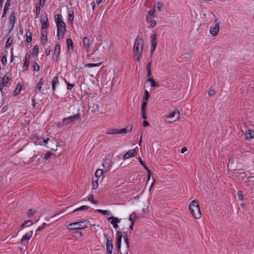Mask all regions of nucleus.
Wrapping results in <instances>:
<instances>
[{
    "label": "nucleus",
    "mask_w": 254,
    "mask_h": 254,
    "mask_svg": "<svg viewBox=\"0 0 254 254\" xmlns=\"http://www.w3.org/2000/svg\"><path fill=\"white\" fill-rule=\"evenodd\" d=\"M143 41L142 39L137 36L135 40L133 46V52L135 55H139L141 53L143 48Z\"/></svg>",
    "instance_id": "obj_3"
},
{
    "label": "nucleus",
    "mask_w": 254,
    "mask_h": 254,
    "mask_svg": "<svg viewBox=\"0 0 254 254\" xmlns=\"http://www.w3.org/2000/svg\"><path fill=\"white\" fill-rule=\"evenodd\" d=\"M189 209L193 217L195 219H199L201 214L198 202L196 200H192L189 205Z\"/></svg>",
    "instance_id": "obj_2"
},
{
    "label": "nucleus",
    "mask_w": 254,
    "mask_h": 254,
    "mask_svg": "<svg viewBox=\"0 0 254 254\" xmlns=\"http://www.w3.org/2000/svg\"><path fill=\"white\" fill-rule=\"evenodd\" d=\"M29 65V62H27L26 61H24L22 68L23 71H25L28 70V67Z\"/></svg>",
    "instance_id": "obj_39"
},
{
    "label": "nucleus",
    "mask_w": 254,
    "mask_h": 254,
    "mask_svg": "<svg viewBox=\"0 0 254 254\" xmlns=\"http://www.w3.org/2000/svg\"><path fill=\"white\" fill-rule=\"evenodd\" d=\"M36 18H37L39 17L40 12V6L36 5Z\"/></svg>",
    "instance_id": "obj_52"
},
{
    "label": "nucleus",
    "mask_w": 254,
    "mask_h": 254,
    "mask_svg": "<svg viewBox=\"0 0 254 254\" xmlns=\"http://www.w3.org/2000/svg\"><path fill=\"white\" fill-rule=\"evenodd\" d=\"M104 237L106 238L107 242H106V246H111L112 247L113 245V242L111 238L108 237V234L106 233H104L103 234Z\"/></svg>",
    "instance_id": "obj_23"
},
{
    "label": "nucleus",
    "mask_w": 254,
    "mask_h": 254,
    "mask_svg": "<svg viewBox=\"0 0 254 254\" xmlns=\"http://www.w3.org/2000/svg\"><path fill=\"white\" fill-rule=\"evenodd\" d=\"M73 19H74L73 11H72L71 13H69V18H68L69 22H72L73 20Z\"/></svg>",
    "instance_id": "obj_51"
},
{
    "label": "nucleus",
    "mask_w": 254,
    "mask_h": 254,
    "mask_svg": "<svg viewBox=\"0 0 254 254\" xmlns=\"http://www.w3.org/2000/svg\"><path fill=\"white\" fill-rule=\"evenodd\" d=\"M103 171L102 169H98L96 170L95 175L97 178L100 177L103 174Z\"/></svg>",
    "instance_id": "obj_34"
},
{
    "label": "nucleus",
    "mask_w": 254,
    "mask_h": 254,
    "mask_svg": "<svg viewBox=\"0 0 254 254\" xmlns=\"http://www.w3.org/2000/svg\"><path fill=\"white\" fill-rule=\"evenodd\" d=\"M55 18L58 29L57 36L59 39H63L66 31L65 23L62 20V15L61 14L55 15Z\"/></svg>",
    "instance_id": "obj_1"
},
{
    "label": "nucleus",
    "mask_w": 254,
    "mask_h": 254,
    "mask_svg": "<svg viewBox=\"0 0 254 254\" xmlns=\"http://www.w3.org/2000/svg\"><path fill=\"white\" fill-rule=\"evenodd\" d=\"M149 125V123L147 122V121H144L143 122V126L144 127H147V126H148Z\"/></svg>",
    "instance_id": "obj_63"
},
{
    "label": "nucleus",
    "mask_w": 254,
    "mask_h": 254,
    "mask_svg": "<svg viewBox=\"0 0 254 254\" xmlns=\"http://www.w3.org/2000/svg\"><path fill=\"white\" fill-rule=\"evenodd\" d=\"M123 237H124V240L125 241L126 244L127 245V247L128 249L129 248V241H128L127 236V235H126L124 236Z\"/></svg>",
    "instance_id": "obj_46"
},
{
    "label": "nucleus",
    "mask_w": 254,
    "mask_h": 254,
    "mask_svg": "<svg viewBox=\"0 0 254 254\" xmlns=\"http://www.w3.org/2000/svg\"><path fill=\"white\" fill-rule=\"evenodd\" d=\"M136 218L137 216L136 214L134 212H133L130 215L129 220L131 222V223H133L134 224L135 219H136Z\"/></svg>",
    "instance_id": "obj_31"
},
{
    "label": "nucleus",
    "mask_w": 254,
    "mask_h": 254,
    "mask_svg": "<svg viewBox=\"0 0 254 254\" xmlns=\"http://www.w3.org/2000/svg\"><path fill=\"white\" fill-rule=\"evenodd\" d=\"M88 222L87 220L74 222L67 226L68 230L83 229L87 227Z\"/></svg>",
    "instance_id": "obj_4"
},
{
    "label": "nucleus",
    "mask_w": 254,
    "mask_h": 254,
    "mask_svg": "<svg viewBox=\"0 0 254 254\" xmlns=\"http://www.w3.org/2000/svg\"><path fill=\"white\" fill-rule=\"evenodd\" d=\"M61 52V48L59 44H57L55 46L54 52L53 55V58H56V60H58L60 57Z\"/></svg>",
    "instance_id": "obj_9"
},
{
    "label": "nucleus",
    "mask_w": 254,
    "mask_h": 254,
    "mask_svg": "<svg viewBox=\"0 0 254 254\" xmlns=\"http://www.w3.org/2000/svg\"><path fill=\"white\" fill-rule=\"evenodd\" d=\"M156 37H157V36L155 34L152 35L150 36L151 46V47L154 46V47H156V46H157V43L156 42Z\"/></svg>",
    "instance_id": "obj_22"
},
{
    "label": "nucleus",
    "mask_w": 254,
    "mask_h": 254,
    "mask_svg": "<svg viewBox=\"0 0 254 254\" xmlns=\"http://www.w3.org/2000/svg\"><path fill=\"white\" fill-rule=\"evenodd\" d=\"M32 53L33 55L37 56L38 54V46L36 45L32 49Z\"/></svg>",
    "instance_id": "obj_33"
},
{
    "label": "nucleus",
    "mask_w": 254,
    "mask_h": 254,
    "mask_svg": "<svg viewBox=\"0 0 254 254\" xmlns=\"http://www.w3.org/2000/svg\"><path fill=\"white\" fill-rule=\"evenodd\" d=\"M65 82L67 84V88L68 90H70L74 86V84H70L69 82H67L66 80L64 79Z\"/></svg>",
    "instance_id": "obj_48"
},
{
    "label": "nucleus",
    "mask_w": 254,
    "mask_h": 254,
    "mask_svg": "<svg viewBox=\"0 0 254 254\" xmlns=\"http://www.w3.org/2000/svg\"><path fill=\"white\" fill-rule=\"evenodd\" d=\"M96 211H98V212L102 214L103 215H106V214H108L107 210H102V209H97Z\"/></svg>",
    "instance_id": "obj_56"
},
{
    "label": "nucleus",
    "mask_w": 254,
    "mask_h": 254,
    "mask_svg": "<svg viewBox=\"0 0 254 254\" xmlns=\"http://www.w3.org/2000/svg\"><path fill=\"white\" fill-rule=\"evenodd\" d=\"M59 83V80H58V76H55L54 77L52 82V89L53 91H55L56 88L57 84Z\"/></svg>",
    "instance_id": "obj_21"
},
{
    "label": "nucleus",
    "mask_w": 254,
    "mask_h": 254,
    "mask_svg": "<svg viewBox=\"0 0 254 254\" xmlns=\"http://www.w3.org/2000/svg\"><path fill=\"white\" fill-rule=\"evenodd\" d=\"M142 112V118L144 120L146 119L147 118V116L145 114L146 113V111H144V112Z\"/></svg>",
    "instance_id": "obj_61"
},
{
    "label": "nucleus",
    "mask_w": 254,
    "mask_h": 254,
    "mask_svg": "<svg viewBox=\"0 0 254 254\" xmlns=\"http://www.w3.org/2000/svg\"><path fill=\"white\" fill-rule=\"evenodd\" d=\"M88 200L92 202V203H93L94 204H96L97 203V201H94V199H93V195H90L89 197H88Z\"/></svg>",
    "instance_id": "obj_53"
},
{
    "label": "nucleus",
    "mask_w": 254,
    "mask_h": 254,
    "mask_svg": "<svg viewBox=\"0 0 254 254\" xmlns=\"http://www.w3.org/2000/svg\"><path fill=\"white\" fill-rule=\"evenodd\" d=\"M45 0H40L39 1V6H43L45 4Z\"/></svg>",
    "instance_id": "obj_62"
},
{
    "label": "nucleus",
    "mask_w": 254,
    "mask_h": 254,
    "mask_svg": "<svg viewBox=\"0 0 254 254\" xmlns=\"http://www.w3.org/2000/svg\"><path fill=\"white\" fill-rule=\"evenodd\" d=\"M107 134H118V129L113 128L109 129L106 131Z\"/></svg>",
    "instance_id": "obj_30"
},
{
    "label": "nucleus",
    "mask_w": 254,
    "mask_h": 254,
    "mask_svg": "<svg viewBox=\"0 0 254 254\" xmlns=\"http://www.w3.org/2000/svg\"><path fill=\"white\" fill-rule=\"evenodd\" d=\"M47 34L48 31L47 30L41 29V43L44 45L46 43L47 41Z\"/></svg>",
    "instance_id": "obj_13"
},
{
    "label": "nucleus",
    "mask_w": 254,
    "mask_h": 254,
    "mask_svg": "<svg viewBox=\"0 0 254 254\" xmlns=\"http://www.w3.org/2000/svg\"><path fill=\"white\" fill-rule=\"evenodd\" d=\"M17 12L15 11H13L10 15L9 16V24L11 26V28L10 29V32L12 31L13 29V28L14 27V24L15 23L16 21V15Z\"/></svg>",
    "instance_id": "obj_7"
},
{
    "label": "nucleus",
    "mask_w": 254,
    "mask_h": 254,
    "mask_svg": "<svg viewBox=\"0 0 254 254\" xmlns=\"http://www.w3.org/2000/svg\"><path fill=\"white\" fill-rule=\"evenodd\" d=\"M84 47L86 49L87 52H89L90 47V40L86 37H84L82 40Z\"/></svg>",
    "instance_id": "obj_16"
},
{
    "label": "nucleus",
    "mask_w": 254,
    "mask_h": 254,
    "mask_svg": "<svg viewBox=\"0 0 254 254\" xmlns=\"http://www.w3.org/2000/svg\"><path fill=\"white\" fill-rule=\"evenodd\" d=\"M137 154L136 149L128 150L123 156V159L126 160L130 157L135 156Z\"/></svg>",
    "instance_id": "obj_8"
},
{
    "label": "nucleus",
    "mask_w": 254,
    "mask_h": 254,
    "mask_svg": "<svg viewBox=\"0 0 254 254\" xmlns=\"http://www.w3.org/2000/svg\"><path fill=\"white\" fill-rule=\"evenodd\" d=\"M144 96L143 98V102H147L149 98L148 91L147 90H145L144 92Z\"/></svg>",
    "instance_id": "obj_35"
},
{
    "label": "nucleus",
    "mask_w": 254,
    "mask_h": 254,
    "mask_svg": "<svg viewBox=\"0 0 254 254\" xmlns=\"http://www.w3.org/2000/svg\"><path fill=\"white\" fill-rule=\"evenodd\" d=\"M66 45L69 51L73 50V42L71 39L68 38L66 40Z\"/></svg>",
    "instance_id": "obj_26"
},
{
    "label": "nucleus",
    "mask_w": 254,
    "mask_h": 254,
    "mask_svg": "<svg viewBox=\"0 0 254 254\" xmlns=\"http://www.w3.org/2000/svg\"><path fill=\"white\" fill-rule=\"evenodd\" d=\"M132 129V127L130 126H127L126 127L122 129H118V134L126 133L128 131Z\"/></svg>",
    "instance_id": "obj_20"
},
{
    "label": "nucleus",
    "mask_w": 254,
    "mask_h": 254,
    "mask_svg": "<svg viewBox=\"0 0 254 254\" xmlns=\"http://www.w3.org/2000/svg\"><path fill=\"white\" fill-rule=\"evenodd\" d=\"M147 102H143L141 106V112L146 111Z\"/></svg>",
    "instance_id": "obj_50"
},
{
    "label": "nucleus",
    "mask_w": 254,
    "mask_h": 254,
    "mask_svg": "<svg viewBox=\"0 0 254 254\" xmlns=\"http://www.w3.org/2000/svg\"><path fill=\"white\" fill-rule=\"evenodd\" d=\"M46 225L47 224L45 223H44L43 224L42 226L38 227L36 231H41L44 228L45 226H46Z\"/></svg>",
    "instance_id": "obj_59"
},
{
    "label": "nucleus",
    "mask_w": 254,
    "mask_h": 254,
    "mask_svg": "<svg viewBox=\"0 0 254 254\" xmlns=\"http://www.w3.org/2000/svg\"><path fill=\"white\" fill-rule=\"evenodd\" d=\"M245 138L247 140L254 139V131L251 129L247 131L245 134Z\"/></svg>",
    "instance_id": "obj_18"
},
{
    "label": "nucleus",
    "mask_w": 254,
    "mask_h": 254,
    "mask_svg": "<svg viewBox=\"0 0 254 254\" xmlns=\"http://www.w3.org/2000/svg\"><path fill=\"white\" fill-rule=\"evenodd\" d=\"M113 249V245H112V247L111 246H106L107 254H112Z\"/></svg>",
    "instance_id": "obj_44"
},
{
    "label": "nucleus",
    "mask_w": 254,
    "mask_h": 254,
    "mask_svg": "<svg viewBox=\"0 0 254 254\" xmlns=\"http://www.w3.org/2000/svg\"><path fill=\"white\" fill-rule=\"evenodd\" d=\"M215 94V91L213 90H210L208 92V95L209 96H213Z\"/></svg>",
    "instance_id": "obj_60"
},
{
    "label": "nucleus",
    "mask_w": 254,
    "mask_h": 254,
    "mask_svg": "<svg viewBox=\"0 0 254 254\" xmlns=\"http://www.w3.org/2000/svg\"><path fill=\"white\" fill-rule=\"evenodd\" d=\"M80 119V115L79 113L70 116L67 118H64L63 121V123L64 125H67L70 123L72 122L74 120H79Z\"/></svg>",
    "instance_id": "obj_6"
},
{
    "label": "nucleus",
    "mask_w": 254,
    "mask_h": 254,
    "mask_svg": "<svg viewBox=\"0 0 254 254\" xmlns=\"http://www.w3.org/2000/svg\"><path fill=\"white\" fill-rule=\"evenodd\" d=\"M117 251L118 252H120L121 251V242L122 239V234L120 231L117 232Z\"/></svg>",
    "instance_id": "obj_10"
},
{
    "label": "nucleus",
    "mask_w": 254,
    "mask_h": 254,
    "mask_svg": "<svg viewBox=\"0 0 254 254\" xmlns=\"http://www.w3.org/2000/svg\"><path fill=\"white\" fill-rule=\"evenodd\" d=\"M108 220H112V221L110 222L111 224L114 225V224L119 223L120 222V219L114 217L113 216H111L108 218Z\"/></svg>",
    "instance_id": "obj_25"
},
{
    "label": "nucleus",
    "mask_w": 254,
    "mask_h": 254,
    "mask_svg": "<svg viewBox=\"0 0 254 254\" xmlns=\"http://www.w3.org/2000/svg\"><path fill=\"white\" fill-rule=\"evenodd\" d=\"M88 208H89V207L87 206L82 205V206L79 207V208H77L74 209L73 211V212H74L77 211L86 210V209H88Z\"/></svg>",
    "instance_id": "obj_36"
},
{
    "label": "nucleus",
    "mask_w": 254,
    "mask_h": 254,
    "mask_svg": "<svg viewBox=\"0 0 254 254\" xmlns=\"http://www.w3.org/2000/svg\"><path fill=\"white\" fill-rule=\"evenodd\" d=\"M177 115L176 119L175 120H174V121H170V122H175L179 118V116L180 115V111L177 109H175L174 111H173L171 113H170L169 115L166 116V118L167 119H171V118H174L175 116V115Z\"/></svg>",
    "instance_id": "obj_12"
},
{
    "label": "nucleus",
    "mask_w": 254,
    "mask_h": 254,
    "mask_svg": "<svg viewBox=\"0 0 254 254\" xmlns=\"http://www.w3.org/2000/svg\"><path fill=\"white\" fill-rule=\"evenodd\" d=\"M32 34L30 30H27L26 32V41L27 43H29L32 41Z\"/></svg>",
    "instance_id": "obj_19"
},
{
    "label": "nucleus",
    "mask_w": 254,
    "mask_h": 254,
    "mask_svg": "<svg viewBox=\"0 0 254 254\" xmlns=\"http://www.w3.org/2000/svg\"><path fill=\"white\" fill-rule=\"evenodd\" d=\"M51 51V48L49 46L48 48H47L46 49V56H49L50 55Z\"/></svg>",
    "instance_id": "obj_57"
},
{
    "label": "nucleus",
    "mask_w": 254,
    "mask_h": 254,
    "mask_svg": "<svg viewBox=\"0 0 254 254\" xmlns=\"http://www.w3.org/2000/svg\"><path fill=\"white\" fill-rule=\"evenodd\" d=\"M89 110L91 113H95L99 110V105L98 104L89 103L88 104Z\"/></svg>",
    "instance_id": "obj_11"
},
{
    "label": "nucleus",
    "mask_w": 254,
    "mask_h": 254,
    "mask_svg": "<svg viewBox=\"0 0 254 254\" xmlns=\"http://www.w3.org/2000/svg\"><path fill=\"white\" fill-rule=\"evenodd\" d=\"M101 63H98V64H86V67H92L94 66H99L101 65Z\"/></svg>",
    "instance_id": "obj_43"
},
{
    "label": "nucleus",
    "mask_w": 254,
    "mask_h": 254,
    "mask_svg": "<svg viewBox=\"0 0 254 254\" xmlns=\"http://www.w3.org/2000/svg\"><path fill=\"white\" fill-rule=\"evenodd\" d=\"M147 82H149L151 83V87H155L159 86V84H158V83L154 81L153 78H148L147 79Z\"/></svg>",
    "instance_id": "obj_24"
},
{
    "label": "nucleus",
    "mask_w": 254,
    "mask_h": 254,
    "mask_svg": "<svg viewBox=\"0 0 254 254\" xmlns=\"http://www.w3.org/2000/svg\"><path fill=\"white\" fill-rule=\"evenodd\" d=\"M53 155L52 153L50 152H47L44 157V159H45V160H48V159H49L51 157L52 155Z\"/></svg>",
    "instance_id": "obj_49"
},
{
    "label": "nucleus",
    "mask_w": 254,
    "mask_h": 254,
    "mask_svg": "<svg viewBox=\"0 0 254 254\" xmlns=\"http://www.w3.org/2000/svg\"><path fill=\"white\" fill-rule=\"evenodd\" d=\"M219 31V24L216 23L213 27H211L210 29V33L213 35L216 36L217 35Z\"/></svg>",
    "instance_id": "obj_14"
},
{
    "label": "nucleus",
    "mask_w": 254,
    "mask_h": 254,
    "mask_svg": "<svg viewBox=\"0 0 254 254\" xmlns=\"http://www.w3.org/2000/svg\"><path fill=\"white\" fill-rule=\"evenodd\" d=\"M9 80V78L7 76V74H6L5 75V76L2 78V81L1 82V84H2V85L1 86V89L3 87V86L6 84Z\"/></svg>",
    "instance_id": "obj_27"
},
{
    "label": "nucleus",
    "mask_w": 254,
    "mask_h": 254,
    "mask_svg": "<svg viewBox=\"0 0 254 254\" xmlns=\"http://www.w3.org/2000/svg\"><path fill=\"white\" fill-rule=\"evenodd\" d=\"M163 6V4L162 3L158 2L154 6L158 10V11H160L162 10Z\"/></svg>",
    "instance_id": "obj_37"
},
{
    "label": "nucleus",
    "mask_w": 254,
    "mask_h": 254,
    "mask_svg": "<svg viewBox=\"0 0 254 254\" xmlns=\"http://www.w3.org/2000/svg\"><path fill=\"white\" fill-rule=\"evenodd\" d=\"M238 197L240 200L242 201L244 200V196L243 192L241 190H238L237 192Z\"/></svg>",
    "instance_id": "obj_45"
},
{
    "label": "nucleus",
    "mask_w": 254,
    "mask_h": 254,
    "mask_svg": "<svg viewBox=\"0 0 254 254\" xmlns=\"http://www.w3.org/2000/svg\"><path fill=\"white\" fill-rule=\"evenodd\" d=\"M187 148L186 147H184L181 149V153H184L186 151H187Z\"/></svg>",
    "instance_id": "obj_64"
},
{
    "label": "nucleus",
    "mask_w": 254,
    "mask_h": 254,
    "mask_svg": "<svg viewBox=\"0 0 254 254\" xmlns=\"http://www.w3.org/2000/svg\"><path fill=\"white\" fill-rule=\"evenodd\" d=\"M33 68L34 70L36 71H38L40 70V66L36 62H34L33 63Z\"/></svg>",
    "instance_id": "obj_42"
},
{
    "label": "nucleus",
    "mask_w": 254,
    "mask_h": 254,
    "mask_svg": "<svg viewBox=\"0 0 254 254\" xmlns=\"http://www.w3.org/2000/svg\"><path fill=\"white\" fill-rule=\"evenodd\" d=\"M43 78H41L40 80L39 81L38 83L37 84L36 88L37 90L40 91L42 88V85L43 84Z\"/></svg>",
    "instance_id": "obj_32"
},
{
    "label": "nucleus",
    "mask_w": 254,
    "mask_h": 254,
    "mask_svg": "<svg viewBox=\"0 0 254 254\" xmlns=\"http://www.w3.org/2000/svg\"><path fill=\"white\" fill-rule=\"evenodd\" d=\"M73 236L75 238H80L82 236V234L81 232L74 231L73 232Z\"/></svg>",
    "instance_id": "obj_40"
},
{
    "label": "nucleus",
    "mask_w": 254,
    "mask_h": 254,
    "mask_svg": "<svg viewBox=\"0 0 254 254\" xmlns=\"http://www.w3.org/2000/svg\"><path fill=\"white\" fill-rule=\"evenodd\" d=\"M154 9L150 10L147 13L146 17V21L149 23L151 27H154L156 24V21L153 19L155 16Z\"/></svg>",
    "instance_id": "obj_5"
},
{
    "label": "nucleus",
    "mask_w": 254,
    "mask_h": 254,
    "mask_svg": "<svg viewBox=\"0 0 254 254\" xmlns=\"http://www.w3.org/2000/svg\"><path fill=\"white\" fill-rule=\"evenodd\" d=\"M138 161L139 162V163L144 167V168L145 169L147 168V167H146V166L144 164V163H143L142 160L141 159V158H138Z\"/></svg>",
    "instance_id": "obj_58"
},
{
    "label": "nucleus",
    "mask_w": 254,
    "mask_h": 254,
    "mask_svg": "<svg viewBox=\"0 0 254 254\" xmlns=\"http://www.w3.org/2000/svg\"><path fill=\"white\" fill-rule=\"evenodd\" d=\"M13 37H8V38L7 39V41L6 42V45H5L6 48H8L9 47H10V46L11 45V44L13 42Z\"/></svg>",
    "instance_id": "obj_29"
},
{
    "label": "nucleus",
    "mask_w": 254,
    "mask_h": 254,
    "mask_svg": "<svg viewBox=\"0 0 254 254\" xmlns=\"http://www.w3.org/2000/svg\"><path fill=\"white\" fill-rule=\"evenodd\" d=\"M1 62L2 64H6L7 63V59L6 56H3L1 58Z\"/></svg>",
    "instance_id": "obj_54"
},
{
    "label": "nucleus",
    "mask_w": 254,
    "mask_h": 254,
    "mask_svg": "<svg viewBox=\"0 0 254 254\" xmlns=\"http://www.w3.org/2000/svg\"><path fill=\"white\" fill-rule=\"evenodd\" d=\"M36 213V210L30 209L27 212V216L28 217H31Z\"/></svg>",
    "instance_id": "obj_38"
},
{
    "label": "nucleus",
    "mask_w": 254,
    "mask_h": 254,
    "mask_svg": "<svg viewBox=\"0 0 254 254\" xmlns=\"http://www.w3.org/2000/svg\"><path fill=\"white\" fill-rule=\"evenodd\" d=\"M33 224V222L31 221V220H25L24 222L21 225L20 228H22L26 226L27 225V226H30Z\"/></svg>",
    "instance_id": "obj_28"
},
{
    "label": "nucleus",
    "mask_w": 254,
    "mask_h": 254,
    "mask_svg": "<svg viewBox=\"0 0 254 254\" xmlns=\"http://www.w3.org/2000/svg\"><path fill=\"white\" fill-rule=\"evenodd\" d=\"M48 21V19L47 16L45 19L42 18H41V29L47 30L49 25Z\"/></svg>",
    "instance_id": "obj_17"
},
{
    "label": "nucleus",
    "mask_w": 254,
    "mask_h": 254,
    "mask_svg": "<svg viewBox=\"0 0 254 254\" xmlns=\"http://www.w3.org/2000/svg\"><path fill=\"white\" fill-rule=\"evenodd\" d=\"M30 57V54L29 53V52H27L25 55L24 61H26L27 62H29Z\"/></svg>",
    "instance_id": "obj_55"
},
{
    "label": "nucleus",
    "mask_w": 254,
    "mask_h": 254,
    "mask_svg": "<svg viewBox=\"0 0 254 254\" xmlns=\"http://www.w3.org/2000/svg\"><path fill=\"white\" fill-rule=\"evenodd\" d=\"M10 2H11V0H7L4 4L3 9H6V10H8L9 7L10 5Z\"/></svg>",
    "instance_id": "obj_47"
},
{
    "label": "nucleus",
    "mask_w": 254,
    "mask_h": 254,
    "mask_svg": "<svg viewBox=\"0 0 254 254\" xmlns=\"http://www.w3.org/2000/svg\"><path fill=\"white\" fill-rule=\"evenodd\" d=\"M33 235V231H31L28 233H26L21 240V244H24L25 242L28 241Z\"/></svg>",
    "instance_id": "obj_15"
},
{
    "label": "nucleus",
    "mask_w": 254,
    "mask_h": 254,
    "mask_svg": "<svg viewBox=\"0 0 254 254\" xmlns=\"http://www.w3.org/2000/svg\"><path fill=\"white\" fill-rule=\"evenodd\" d=\"M35 159L37 160V161H39L40 160V157H38L37 155H34L32 158H30L29 162L32 163L34 162Z\"/></svg>",
    "instance_id": "obj_41"
}]
</instances>
